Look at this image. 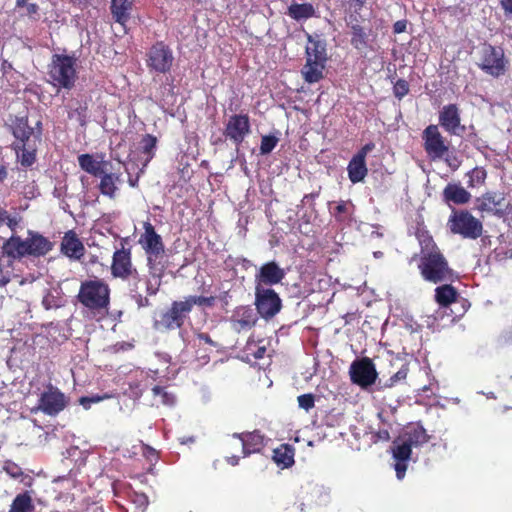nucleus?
I'll return each instance as SVG.
<instances>
[{
    "label": "nucleus",
    "instance_id": "obj_1",
    "mask_svg": "<svg viewBox=\"0 0 512 512\" xmlns=\"http://www.w3.org/2000/svg\"><path fill=\"white\" fill-rule=\"evenodd\" d=\"M143 229L144 231L140 235L138 243L145 252L147 260L146 293L149 296H154L161 287L168 261L164 242L154 226L149 221H146L143 223Z\"/></svg>",
    "mask_w": 512,
    "mask_h": 512
},
{
    "label": "nucleus",
    "instance_id": "obj_2",
    "mask_svg": "<svg viewBox=\"0 0 512 512\" xmlns=\"http://www.w3.org/2000/svg\"><path fill=\"white\" fill-rule=\"evenodd\" d=\"M77 298L89 310L106 314L110 305V287L103 279L85 280L80 285Z\"/></svg>",
    "mask_w": 512,
    "mask_h": 512
},
{
    "label": "nucleus",
    "instance_id": "obj_3",
    "mask_svg": "<svg viewBox=\"0 0 512 512\" xmlns=\"http://www.w3.org/2000/svg\"><path fill=\"white\" fill-rule=\"evenodd\" d=\"M76 67L75 56L54 54L48 65L49 82L56 88L71 89L77 79Z\"/></svg>",
    "mask_w": 512,
    "mask_h": 512
},
{
    "label": "nucleus",
    "instance_id": "obj_4",
    "mask_svg": "<svg viewBox=\"0 0 512 512\" xmlns=\"http://www.w3.org/2000/svg\"><path fill=\"white\" fill-rule=\"evenodd\" d=\"M418 267L422 277L432 283L447 280L452 275V270L440 251L424 253Z\"/></svg>",
    "mask_w": 512,
    "mask_h": 512
},
{
    "label": "nucleus",
    "instance_id": "obj_5",
    "mask_svg": "<svg viewBox=\"0 0 512 512\" xmlns=\"http://www.w3.org/2000/svg\"><path fill=\"white\" fill-rule=\"evenodd\" d=\"M447 224L453 234L466 239H477L483 233L482 222L467 210H453Z\"/></svg>",
    "mask_w": 512,
    "mask_h": 512
},
{
    "label": "nucleus",
    "instance_id": "obj_6",
    "mask_svg": "<svg viewBox=\"0 0 512 512\" xmlns=\"http://www.w3.org/2000/svg\"><path fill=\"white\" fill-rule=\"evenodd\" d=\"M111 274L115 278H121L123 280L132 278L130 283L131 291H138V284L140 283L137 269L132 263V254L130 248H125L123 245L120 249H117L112 257Z\"/></svg>",
    "mask_w": 512,
    "mask_h": 512
},
{
    "label": "nucleus",
    "instance_id": "obj_7",
    "mask_svg": "<svg viewBox=\"0 0 512 512\" xmlns=\"http://www.w3.org/2000/svg\"><path fill=\"white\" fill-rule=\"evenodd\" d=\"M424 150L429 159H443L449 153V143L439 131L437 125H428L422 132Z\"/></svg>",
    "mask_w": 512,
    "mask_h": 512
},
{
    "label": "nucleus",
    "instance_id": "obj_8",
    "mask_svg": "<svg viewBox=\"0 0 512 512\" xmlns=\"http://www.w3.org/2000/svg\"><path fill=\"white\" fill-rule=\"evenodd\" d=\"M185 300L174 301L171 307L155 320L154 328L158 331L174 330L180 328L191 312Z\"/></svg>",
    "mask_w": 512,
    "mask_h": 512
},
{
    "label": "nucleus",
    "instance_id": "obj_9",
    "mask_svg": "<svg viewBox=\"0 0 512 512\" xmlns=\"http://www.w3.org/2000/svg\"><path fill=\"white\" fill-rule=\"evenodd\" d=\"M479 67L490 76L499 77L503 75L507 67L503 49L485 45L481 51Z\"/></svg>",
    "mask_w": 512,
    "mask_h": 512
},
{
    "label": "nucleus",
    "instance_id": "obj_10",
    "mask_svg": "<svg viewBox=\"0 0 512 512\" xmlns=\"http://www.w3.org/2000/svg\"><path fill=\"white\" fill-rule=\"evenodd\" d=\"M255 305L262 318L271 319L281 310L282 302L273 289L256 285Z\"/></svg>",
    "mask_w": 512,
    "mask_h": 512
},
{
    "label": "nucleus",
    "instance_id": "obj_11",
    "mask_svg": "<svg viewBox=\"0 0 512 512\" xmlns=\"http://www.w3.org/2000/svg\"><path fill=\"white\" fill-rule=\"evenodd\" d=\"M349 375L352 383L364 389L373 385L378 377L375 365L368 357L353 361L349 368Z\"/></svg>",
    "mask_w": 512,
    "mask_h": 512
},
{
    "label": "nucleus",
    "instance_id": "obj_12",
    "mask_svg": "<svg viewBox=\"0 0 512 512\" xmlns=\"http://www.w3.org/2000/svg\"><path fill=\"white\" fill-rule=\"evenodd\" d=\"M174 61L172 50L163 42L154 44L147 52V67L157 73L170 71Z\"/></svg>",
    "mask_w": 512,
    "mask_h": 512
},
{
    "label": "nucleus",
    "instance_id": "obj_13",
    "mask_svg": "<svg viewBox=\"0 0 512 512\" xmlns=\"http://www.w3.org/2000/svg\"><path fill=\"white\" fill-rule=\"evenodd\" d=\"M36 131L28 124V119L25 117L17 118L13 125V135L15 141L12 144L13 149L24 148V145L36 144L40 139L42 123L37 121Z\"/></svg>",
    "mask_w": 512,
    "mask_h": 512
},
{
    "label": "nucleus",
    "instance_id": "obj_14",
    "mask_svg": "<svg viewBox=\"0 0 512 512\" xmlns=\"http://www.w3.org/2000/svg\"><path fill=\"white\" fill-rule=\"evenodd\" d=\"M507 208L506 198L500 192H486L475 200V209L480 213L503 217L507 212Z\"/></svg>",
    "mask_w": 512,
    "mask_h": 512
},
{
    "label": "nucleus",
    "instance_id": "obj_15",
    "mask_svg": "<svg viewBox=\"0 0 512 512\" xmlns=\"http://www.w3.org/2000/svg\"><path fill=\"white\" fill-rule=\"evenodd\" d=\"M251 125L247 114L231 115L224 128V136L235 145H240L244 139L250 134Z\"/></svg>",
    "mask_w": 512,
    "mask_h": 512
},
{
    "label": "nucleus",
    "instance_id": "obj_16",
    "mask_svg": "<svg viewBox=\"0 0 512 512\" xmlns=\"http://www.w3.org/2000/svg\"><path fill=\"white\" fill-rule=\"evenodd\" d=\"M67 403L65 395L59 389L50 385L41 394L37 409L47 415L55 416L64 410Z\"/></svg>",
    "mask_w": 512,
    "mask_h": 512
},
{
    "label": "nucleus",
    "instance_id": "obj_17",
    "mask_svg": "<svg viewBox=\"0 0 512 512\" xmlns=\"http://www.w3.org/2000/svg\"><path fill=\"white\" fill-rule=\"evenodd\" d=\"M439 125L450 135L462 136L466 127L461 124L460 110L456 104H448L439 111Z\"/></svg>",
    "mask_w": 512,
    "mask_h": 512
},
{
    "label": "nucleus",
    "instance_id": "obj_18",
    "mask_svg": "<svg viewBox=\"0 0 512 512\" xmlns=\"http://www.w3.org/2000/svg\"><path fill=\"white\" fill-rule=\"evenodd\" d=\"M257 320V314L254 309L248 305L236 307L229 318L231 328L237 333L252 329L257 323Z\"/></svg>",
    "mask_w": 512,
    "mask_h": 512
},
{
    "label": "nucleus",
    "instance_id": "obj_19",
    "mask_svg": "<svg viewBox=\"0 0 512 512\" xmlns=\"http://www.w3.org/2000/svg\"><path fill=\"white\" fill-rule=\"evenodd\" d=\"M60 251L71 260H80L85 253V247L74 230L67 231L61 241Z\"/></svg>",
    "mask_w": 512,
    "mask_h": 512
},
{
    "label": "nucleus",
    "instance_id": "obj_20",
    "mask_svg": "<svg viewBox=\"0 0 512 512\" xmlns=\"http://www.w3.org/2000/svg\"><path fill=\"white\" fill-rule=\"evenodd\" d=\"M285 277L284 270L274 261L261 266L256 274V285H275L280 283Z\"/></svg>",
    "mask_w": 512,
    "mask_h": 512
},
{
    "label": "nucleus",
    "instance_id": "obj_21",
    "mask_svg": "<svg viewBox=\"0 0 512 512\" xmlns=\"http://www.w3.org/2000/svg\"><path fill=\"white\" fill-rule=\"evenodd\" d=\"M137 0H111L110 12L116 23L125 27L132 17Z\"/></svg>",
    "mask_w": 512,
    "mask_h": 512
},
{
    "label": "nucleus",
    "instance_id": "obj_22",
    "mask_svg": "<svg viewBox=\"0 0 512 512\" xmlns=\"http://www.w3.org/2000/svg\"><path fill=\"white\" fill-rule=\"evenodd\" d=\"M3 255L11 259H21L29 256L28 237L22 239L13 234L2 246Z\"/></svg>",
    "mask_w": 512,
    "mask_h": 512
},
{
    "label": "nucleus",
    "instance_id": "obj_23",
    "mask_svg": "<svg viewBox=\"0 0 512 512\" xmlns=\"http://www.w3.org/2000/svg\"><path fill=\"white\" fill-rule=\"evenodd\" d=\"M29 256L40 257L49 253L52 248V242L43 235L28 231Z\"/></svg>",
    "mask_w": 512,
    "mask_h": 512
},
{
    "label": "nucleus",
    "instance_id": "obj_24",
    "mask_svg": "<svg viewBox=\"0 0 512 512\" xmlns=\"http://www.w3.org/2000/svg\"><path fill=\"white\" fill-rule=\"evenodd\" d=\"M443 199L448 204L463 205L470 201L471 194L460 184L449 183L443 190Z\"/></svg>",
    "mask_w": 512,
    "mask_h": 512
},
{
    "label": "nucleus",
    "instance_id": "obj_25",
    "mask_svg": "<svg viewBox=\"0 0 512 512\" xmlns=\"http://www.w3.org/2000/svg\"><path fill=\"white\" fill-rule=\"evenodd\" d=\"M326 61L306 58V64L302 68V75L306 82L315 83L323 78V71Z\"/></svg>",
    "mask_w": 512,
    "mask_h": 512
},
{
    "label": "nucleus",
    "instance_id": "obj_26",
    "mask_svg": "<svg viewBox=\"0 0 512 512\" xmlns=\"http://www.w3.org/2000/svg\"><path fill=\"white\" fill-rule=\"evenodd\" d=\"M234 436L241 440L245 455L258 452L263 447V436L258 431L234 434Z\"/></svg>",
    "mask_w": 512,
    "mask_h": 512
},
{
    "label": "nucleus",
    "instance_id": "obj_27",
    "mask_svg": "<svg viewBox=\"0 0 512 512\" xmlns=\"http://www.w3.org/2000/svg\"><path fill=\"white\" fill-rule=\"evenodd\" d=\"M307 57L327 61L326 43L319 35H308V44L306 46V58Z\"/></svg>",
    "mask_w": 512,
    "mask_h": 512
},
{
    "label": "nucleus",
    "instance_id": "obj_28",
    "mask_svg": "<svg viewBox=\"0 0 512 512\" xmlns=\"http://www.w3.org/2000/svg\"><path fill=\"white\" fill-rule=\"evenodd\" d=\"M411 447H418L428 442L429 436L421 426L408 427L401 435Z\"/></svg>",
    "mask_w": 512,
    "mask_h": 512
},
{
    "label": "nucleus",
    "instance_id": "obj_29",
    "mask_svg": "<svg viewBox=\"0 0 512 512\" xmlns=\"http://www.w3.org/2000/svg\"><path fill=\"white\" fill-rule=\"evenodd\" d=\"M347 171L351 182L358 183L362 181L368 172L365 160L361 156L354 155L348 164Z\"/></svg>",
    "mask_w": 512,
    "mask_h": 512
},
{
    "label": "nucleus",
    "instance_id": "obj_30",
    "mask_svg": "<svg viewBox=\"0 0 512 512\" xmlns=\"http://www.w3.org/2000/svg\"><path fill=\"white\" fill-rule=\"evenodd\" d=\"M120 176L113 173H105L100 180L99 190L101 194L109 197L110 199H114L116 197L118 187L117 183H119Z\"/></svg>",
    "mask_w": 512,
    "mask_h": 512
},
{
    "label": "nucleus",
    "instance_id": "obj_31",
    "mask_svg": "<svg viewBox=\"0 0 512 512\" xmlns=\"http://www.w3.org/2000/svg\"><path fill=\"white\" fill-rule=\"evenodd\" d=\"M315 8L310 3H293L288 7L287 15L296 21L309 19L315 15Z\"/></svg>",
    "mask_w": 512,
    "mask_h": 512
},
{
    "label": "nucleus",
    "instance_id": "obj_32",
    "mask_svg": "<svg viewBox=\"0 0 512 512\" xmlns=\"http://www.w3.org/2000/svg\"><path fill=\"white\" fill-rule=\"evenodd\" d=\"M273 460L283 468L290 467L294 463V449L288 444H282L273 451Z\"/></svg>",
    "mask_w": 512,
    "mask_h": 512
},
{
    "label": "nucleus",
    "instance_id": "obj_33",
    "mask_svg": "<svg viewBox=\"0 0 512 512\" xmlns=\"http://www.w3.org/2000/svg\"><path fill=\"white\" fill-rule=\"evenodd\" d=\"M34 504L29 492L18 494L12 501L8 512H33Z\"/></svg>",
    "mask_w": 512,
    "mask_h": 512
},
{
    "label": "nucleus",
    "instance_id": "obj_34",
    "mask_svg": "<svg viewBox=\"0 0 512 512\" xmlns=\"http://www.w3.org/2000/svg\"><path fill=\"white\" fill-rule=\"evenodd\" d=\"M435 299L442 307H448L457 299V291L451 285L439 286L435 289Z\"/></svg>",
    "mask_w": 512,
    "mask_h": 512
},
{
    "label": "nucleus",
    "instance_id": "obj_35",
    "mask_svg": "<svg viewBox=\"0 0 512 512\" xmlns=\"http://www.w3.org/2000/svg\"><path fill=\"white\" fill-rule=\"evenodd\" d=\"M157 137L146 134L142 137L140 141V150L145 155L144 159V166H147V164L153 159L155 156V151L157 147Z\"/></svg>",
    "mask_w": 512,
    "mask_h": 512
},
{
    "label": "nucleus",
    "instance_id": "obj_36",
    "mask_svg": "<svg viewBox=\"0 0 512 512\" xmlns=\"http://www.w3.org/2000/svg\"><path fill=\"white\" fill-rule=\"evenodd\" d=\"M78 163L85 172L91 175L99 176L103 172L101 162L94 159L90 154H81L78 156Z\"/></svg>",
    "mask_w": 512,
    "mask_h": 512
},
{
    "label": "nucleus",
    "instance_id": "obj_37",
    "mask_svg": "<svg viewBox=\"0 0 512 512\" xmlns=\"http://www.w3.org/2000/svg\"><path fill=\"white\" fill-rule=\"evenodd\" d=\"M412 447L402 439L398 437L392 446V455L397 461H408L411 456Z\"/></svg>",
    "mask_w": 512,
    "mask_h": 512
},
{
    "label": "nucleus",
    "instance_id": "obj_38",
    "mask_svg": "<svg viewBox=\"0 0 512 512\" xmlns=\"http://www.w3.org/2000/svg\"><path fill=\"white\" fill-rule=\"evenodd\" d=\"M14 151L22 166L29 167L35 162L36 144L24 145V148L14 149Z\"/></svg>",
    "mask_w": 512,
    "mask_h": 512
},
{
    "label": "nucleus",
    "instance_id": "obj_39",
    "mask_svg": "<svg viewBox=\"0 0 512 512\" xmlns=\"http://www.w3.org/2000/svg\"><path fill=\"white\" fill-rule=\"evenodd\" d=\"M155 404L172 405L175 402L173 394L169 393L166 388L161 386H154L152 388Z\"/></svg>",
    "mask_w": 512,
    "mask_h": 512
},
{
    "label": "nucleus",
    "instance_id": "obj_40",
    "mask_svg": "<svg viewBox=\"0 0 512 512\" xmlns=\"http://www.w3.org/2000/svg\"><path fill=\"white\" fill-rule=\"evenodd\" d=\"M353 212V204L351 202L340 201L334 209V217L337 221L344 222L350 219Z\"/></svg>",
    "mask_w": 512,
    "mask_h": 512
},
{
    "label": "nucleus",
    "instance_id": "obj_41",
    "mask_svg": "<svg viewBox=\"0 0 512 512\" xmlns=\"http://www.w3.org/2000/svg\"><path fill=\"white\" fill-rule=\"evenodd\" d=\"M2 468L13 479H20L21 482H24V479L28 478L24 475L22 468L11 460L4 461Z\"/></svg>",
    "mask_w": 512,
    "mask_h": 512
},
{
    "label": "nucleus",
    "instance_id": "obj_42",
    "mask_svg": "<svg viewBox=\"0 0 512 512\" xmlns=\"http://www.w3.org/2000/svg\"><path fill=\"white\" fill-rule=\"evenodd\" d=\"M20 220L19 217L10 215L6 209L0 208V227L6 224L9 229L15 233L19 227Z\"/></svg>",
    "mask_w": 512,
    "mask_h": 512
},
{
    "label": "nucleus",
    "instance_id": "obj_43",
    "mask_svg": "<svg viewBox=\"0 0 512 512\" xmlns=\"http://www.w3.org/2000/svg\"><path fill=\"white\" fill-rule=\"evenodd\" d=\"M185 302L189 305L190 311H192V308L195 305L198 306H206V307H212L215 304L216 298L213 296L210 297H204V296H189L186 297Z\"/></svg>",
    "mask_w": 512,
    "mask_h": 512
},
{
    "label": "nucleus",
    "instance_id": "obj_44",
    "mask_svg": "<svg viewBox=\"0 0 512 512\" xmlns=\"http://www.w3.org/2000/svg\"><path fill=\"white\" fill-rule=\"evenodd\" d=\"M418 239L421 246V256H423L424 253H429L430 251H439L432 237L428 234H418Z\"/></svg>",
    "mask_w": 512,
    "mask_h": 512
},
{
    "label": "nucleus",
    "instance_id": "obj_45",
    "mask_svg": "<svg viewBox=\"0 0 512 512\" xmlns=\"http://www.w3.org/2000/svg\"><path fill=\"white\" fill-rule=\"evenodd\" d=\"M485 179H486V171L482 168L476 167L469 173L468 185L470 187L480 185V184L484 183Z\"/></svg>",
    "mask_w": 512,
    "mask_h": 512
},
{
    "label": "nucleus",
    "instance_id": "obj_46",
    "mask_svg": "<svg viewBox=\"0 0 512 512\" xmlns=\"http://www.w3.org/2000/svg\"><path fill=\"white\" fill-rule=\"evenodd\" d=\"M278 139L275 136L266 135L261 139L260 152L265 155L270 153L277 145Z\"/></svg>",
    "mask_w": 512,
    "mask_h": 512
},
{
    "label": "nucleus",
    "instance_id": "obj_47",
    "mask_svg": "<svg viewBox=\"0 0 512 512\" xmlns=\"http://www.w3.org/2000/svg\"><path fill=\"white\" fill-rule=\"evenodd\" d=\"M298 405L305 411H309L315 405V398L313 394H303L297 398Z\"/></svg>",
    "mask_w": 512,
    "mask_h": 512
},
{
    "label": "nucleus",
    "instance_id": "obj_48",
    "mask_svg": "<svg viewBox=\"0 0 512 512\" xmlns=\"http://www.w3.org/2000/svg\"><path fill=\"white\" fill-rule=\"evenodd\" d=\"M394 95L398 99H402L404 96H406L409 92V84L406 80L399 79L393 88Z\"/></svg>",
    "mask_w": 512,
    "mask_h": 512
},
{
    "label": "nucleus",
    "instance_id": "obj_49",
    "mask_svg": "<svg viewBox=\"0 0 512 512\" xmlns=\"http://www.w3.org/2000/svg\"><path fill=\"white\" fill-rule=\"evenodd\" d=\"M42 305L44 306L45 309L50 310V309L59 307L60 301L55 295H53V293L48 292L43 297Z\"/></svg>",
    "mask_w": 512,
    "mask_h": 512
},
{
    "label": "nucleus",
    "instance_id": "obj_50",
    "mask_svg": "<svg viewBox=\"0 0 512 512\" xmlns=\"http://www.w3.org/2000/svg\"><path fill=\"white\" fill-rule=\"evenodd\" d=\"M351 43L359 48L360 45L365 43V33L360 27H353V36L351 39Z\"/></svg>",
    "mask_w": 512,
    "mask_h": 512
},
{
    "label": "nucleus",
    "instance_id": "obj_51",
    "mask_svg": "<svg viewBox=\"0 0 512 512\" xmlns=\"http://www.w3.org/2000/svg\"><path fill=\"white\" fill-rule=\"evenodd\" d=\"M197 345H209L212 348L216 349L218 347L217 343L211 339V337L206 333H198L196 335Z\"/></svg>",
    "mask_w": 512,
    "mask_h": 512
},
{
    "label": "nucleus",
    "instance_id": "obj_52",
    "mask_svg": "<svg viewBox=\"0 0 512 512\" xmlns=\"http://www.w3.org/2000/svg\"><path fill=\"white\" fill-rule=\"evenodd\" d=\"M111 396L108 394H105L103 396H92V397H82L80 399V404L83 405L86 409L90 408V405L92 403H98L102 400L108 399Z\"/></svg>",
    "mask_w": 512,
    "mask_h": 512
},
{
    "label": "nucleus",
    "instance_id": "obj_53",
    "mask_svg": "<svg viewBox=\"0 0 512 512\" xmlns=\"http://www.w3.org/2000/svg\"><path fill=\"white\" fill-rule=\"evenodd\" d=\"M408 374V368L402 367L398 372H396L391 378H390V386L394 385L398 381L404 380L407 377Z\"/></svg>",
    "mask_w": 512,
    "mask_h": 512
},
{
    "label": "nucleus",
    "instance_id": "obj_54",
    "mask_svg": "<svg viewBox=\"0 0 512 512\" xmlns=\"http://www.w3.org/2000/svg\"><path fill=\"white\" fill-rule=\"evenodd\" d=\"M407 461H397L394 468L398 479H403L407 469Z\"/></svg>",
    "mask_w": 512,
    "mask_h": 512
},
{
    "label": "nucleus",
    "instance_id": "obj_55",
    "mask_svg": "<svg viewBox=\"0 0 512 512\" xmlns=\"http://www.w3.org/2000/svg\"><path fill=\"white\" fill-rule=\"evenodd\" d=\"M374 149V144L368 143L364 145L360 151L356 154V156H361L363 160L366 159L367 154Z\"/></svg>",
    "mask_w": 512,
    "mask_h": 512
},
{
    "label": "nucleus",
    "instance_id": "obj_56",
    "mask_svg": "<svg viewBox=\"0 0 512 512\" xmlns=\"http://www.w3.org/2000/svg\"><path fill=\"white\" fill-rule=\"evenodd\" d=\"M500 5L505 14L512 15V0H500Z\"/></svg>",
    "mask_w": 512,
    "mask_h": 512
},
{
    "label": "nucleus",
    "instance_id": "obj_57",
    "mask_svg": "<svg viewBox=\"0 0 512 512\" xmlns=\"http://www.w3.org/2000/svg\"><path fill=\"white\" fill-rule=\"evenodd\" d=\"M445 162L453 169L458 168L459 162L455 157H450L449 153L443 158Z\"/></svg>",
    "mask_w": 512,
    "mask_h": 512
},
{
    "label": "nucleus",
    "instance_id": "obj_58",
    "mask_svg": "<svg viewBox=\"0 0 512 512\" xmlns=\"http://www.w3.org/2000/svg\"><path fill=\"white\" fill-rule=\"evenodd\" d=\"M139 290L137 292H135L137 295H136V298H137V303H138V306L139 307H144V306H148L149 305V300L148 298L146 297H143L140 293H138Z\"/></svg>",
    "mask_w": 512,
    "mask_h": 512
},
{
    "label": "nucleus",
    "instance_id": "obj_59",
    "mask_svg": "<svg viewBox=\"0 0 512 512\" xmlns=\"http://www.w3.org/2000/svg\"><path fill=\"white\" fill-rule=\"evenodd\" d=\"M395 33H402L406 29V22L405 21H397L393 26Z\"/></svg>",
    "mask_w": 512,
    "mask_h": 512
},
{
    "label": "nucleus",
    "instance_id": "obj_60",
    "mask_svg": "<svg viewBox=\"0 0 512 512\" xmlns=\"http://www.w3.org/2000/svg\"><path fill=\"white\" fill-rule=\"evenodd\" d=\"M367 0H349L355 8H362Z\"/></svg>",
    "mask_w": 512,
    "mask_h": 512
},
{
    "label": "nucleus",
    "instance_id": "obj_61",
    "mask_svg": "<svg viewBox=\"0 0 512 512\" xmlns=\"http://www.w3.org/2000/svg\"><path fill=\"white\" fill-rule=\"evenodd\" d=\"M7 177V169L5 166L0 165V181H3Z\"/></svg>",
    "mask_w": 512,
    "mask_h": 512
},
{
    "label": "nucleus",
    "instance_id": "obj_62",
    "mask_svg": "<svg viewBox=\"0 0 512 512\" xmlns=\"http://www.w3.org/2000/svg\"><path fill=\"white\" fill-rule=\"evenodd\" d=\"M9 282V278L3 275L2 270L0 269V286H5Z\"/></svg>",
    "mask_w": 512,
    "mask_h": 512
},
{
    "label": "nucleus",
    "instance_id": "obj_63",
    "mask_svg": "<svg viewBox=\"0 0 512 512\" xmlns=\"http://www.w3.org/2000/svg\"><path fill=\"white\" fill-rule=\"evenodd\" d=\"M379 437H380L381 439L388 440V439H389V433H388V431H386V430H385V431L380 432V433H379Z\"/></svg>",
    "mask_w": 512,
    "mask_h": 512
},
{
    "label": "nucleus",
    "instance_id": "obj_64",
    "mask_svg": "<svg viewBox=\"0 0 512 512\" xmlns=\"http://www.w3.org/2000/svg\"><path fill=\"white\" fill-rule=\"evenodd\" d=\"M238 457L236 456H232L230 458H228V462L231 464V465H237L238 464Z\"/></svg>",
    "mask_w": 512,
    "mask_h": 512
}]
</instances>
